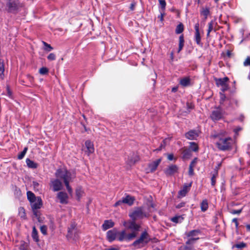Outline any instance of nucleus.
Masks as SVG:
<instances>
[{
  "mask_svg": "<svg viewBox=\"0 0 250 250\" xmlns=\"http://www.w3.org/2000/svg\"><path fill=\"white\" fill-rule=\"evenodd\" d=\"M179 167L176 165H171L166 168L164 172L167 176H171L178 172Z\"/></svg>",
  "mask_w": 250,
  "mask_h": 250,
  "instance_id": "obj_9",
  "label": "nucleus"
},
{
  "mask_svg": "<svg viewBox=\"0 0 250 250\" xmlns=\"http://www.w3.org/2000/svg\"><path fill=\"white\" fill-rule=\"evenodd\" d=\"M232 139L229 137H227L223 140L216 141L215 145L217 148L221 151H228L231 149Z\"/></svg>",
  "mask_w": 250,
  "mask_h": 250,
  "instance_id": "obj_2",
  "label": "nucleus"
},
{
  "mask_svg": "<svg viewBox=\"0 0 250 250\" xmlns=\"http://www.w3.org/2000/svg\"><path fill=\"white\" fill-rule=\"evenodd\" d=\"M197 158H195L190 163L189 167L192 166V167H194L196 163H197Z\"/></svg>",
  "mask_w": 250,
  "mask_h": 250,
  "instance_id": "obj_58",
  "label": "nucleus"
},
{
  "mask_svg": "<svg viewBox=\"0 0 250 250\" xmlns=\"http://www.w3.org/2000/svg\"><path fill=\"white\" fill-rule=\"evenodd\" d=\"M184 30V26L182 23L180 22L177 26L175 29V33L177 34L182 33Z\"/></svg>",
  "mask_w": 250,
  "mask_h": 250,
  "instance_id": "obj_37",
  "label": "nucleus"
},
{
  "mask_svg": "<svg viewBox=\"0 0 250 250\" xmlns=\"http://www.w3.org/2000/svg\"><path fill=\"white\" fill-rule=\"evenodd\" d=\"M42 43L45 47L44 50L45 51L49 52L53 50V48L49 44L47 43V42L44 41L42 42Z\"/></svg>",
  "mask_w": 250,
  "mask_h": 250,
  "instance_id": "obj_42",
  "label": "nucleus"
},
{
  "mask_svg": "<svg viewBox=\"0 0 250 250\" xmlns=\"http://www.w3.org/2000/svg\"><path fill=\"white\" fill-rule=\"evenodd\" d=\"M161 161L162 158H161L149 163L148 165V168H149L150 172H153L155 171Z\"/></svg>",
  "mask_w": 250,
  "mask_h": 250,
  "instance_id": "obj_17",
  "label": "nucleus"
},
{
  "mask_svg": "<svg viewBox=\"0 0 250 250\" xmlns=\"http://www.w3.org/2000/svg\"><path fill=\"white\" fill-rule=\"evenodd\" d=\"M229 100L230 104H234L236 106H239V102L237 99L234 98H231L229 99Z\"/></svg>",
  "mask_w": 250,
  "mask_h": 250,
  "instance_id": "obj_47",
  "label": "nucleus"
},
{
  "mask_svg": "<svg viewBox=\"0 0 250 250\" xmlns=\"http://www.w3.org/2000/svg\"><path fill=\"white\" fill-rule=\"evenodd\" d=\"M185 205H186V202H181V203H180L178 204V205H177L176 206V208H178V209L180 208H182V207H185Z\"/></svg>",
  "mask_w": 250,
  "mask_h": 250,
  "instance_id": "obj_59",
  "label": "nucleus"
},
{
  "mask_svg": "<svg viewBox=\"0 0 250 250\" xmlns=\"http://www.w3.org/2000/svg\"><path fill=\"white\" fill-rule=\"evenodd\" d=\"M247 244L244 242H241L239 244H236L233 246V248H236L238 249H242L246 247Z\"/></svg>",
  "mask_w": 250,
  "mask_h": 250,
  "instance_id": "obj_45",
  "label": "nucleus"
},
{
  "mask_svg": "<svg viewBox=\"0 0 250 250\" xmlns=\"http://www.w3.org/2000/svg\"><path fill=\"white\" fill-rule=\"evenodd\" d=\"M27 197L30 203L34 202L35 201L37 200L38 198V196L36 197L35 194L31 191H28L27 192Z\"/></svg>",
  "mask_w": 250,
  "mask_h": 250,
  "instance_id": "obj_26",
  "label": "nucleus"
},
{
  "mask_svg": "<svg viewBox=\"0 0 250 250\" xmlns=\"http://www.w3.org/2000/svg\"><path fill=\"white\" fill-rule=\"evenodd\" d=\"M32 211L33 212V217L36 218L38 221L40 223H42L44 220V217H42V213L40 209L42 207L43 203L41 197L38 196L37 200L34 202L30 203Z\"/></svg>",
  "mask_w": 250,
  "mask_h": 250,
  "instance_id": "obj_1",
  "label": "nucleus"
},
{
  "mask_svg": "<svg viewBox=\"0 0 250 250\" xmlns=\"http://www.w3.org/2000/svg\"><path fill=\"white\" fill-rule=\"evenodd\" d=\"M211 185L212 187H214L216 184V178L218 177V174L217 173V172H211Z\"/></svg>",
  "mask_w": 250,
  "mask_h": 250,
  "instance_id": "obj_35",
  "label": "nucleus"
},
{
  "mask_svg": "<svg viewBox=\"0 0 250 250\" xmlns=\"http://www.w3.org/2000/svg\"><path fill=\"white\" fill-rule=\"evenodd\" d=\"M167 158L169 161L174 160V161H176L177 160V158H175L173 154L172 153L167 154Z\"/></svg>",
  "mask_w": 250,
  "mask_h": 250,
  "instance_id": "obj_50",
  "label": "nucleus"
},
{
  "mask_svg": "<svg viewBox=\"0 0 250 250\" xmlns=\"http://www.w3.org/2000/svg\"><path fill=\"white\" fill-rule=\"evenodd\" d=\"M5 9L8 12L13 14L17 13L21 6L18 0H5Z\"/></svg>",
  "mask_w": 250,
  "mask_h": 250,
  "instance_id": "obj_3",
  "label": "nucleus"
},
{
  "mask_svg": "<svg viewBox=\"0 0 250 250\" xmlns=\"http://www.w3.org/2000/svg\"><path fill=\"white\" fill-rule=\"evenodd\" d=\"M126 233L125 230H123L121 231H119L117 236V239L120 242H122L124 240H126Z\"/></svg>",
  "mask_w": 250,
  "mask_h": 250,
  "instance_id": "obj_24",
  "label": "nucleus"
},
{
  "mask_svg": "<svg viewBox=\"0 0 250 250\" xmlns=\"http://www.w3.org/2000/svg\"><path fill=\"white\" fill-rule=\"evenodd\" d=\"M243 65L244 66H250V57L248 56L246 58L245 61L243 62Z\"/></svg>",
  "mask_w": 250,
  "mask_h": 250,
  "instance_id": "obj_51",
  "label": "nucleus"
},
{
  "mask_svg": "<svg viewBox=\"0 0 250 250\" xmlns=\"http://www.w3.org/2000/svg\"><path fill=\"white\" fill-rule=\"evenodd\" d=\"M214 24V21L213 20H211L208 23V30H207V37H209L210 36V33L213 29Z\"/></svg>",
  "mask_w": 250,
  "mask_h": 250,
  "instance_id": "obj_34",
  "label": "nucleus"
},
{
  "mask_svg": "<svg viewBox=\"0 0 250 250\" xmlns=\"http://www.w3.org/2000/svg\"><path fill=\"white\" fill-rule=\"evenodd\" d=\"M56 175L57 176L60 177L64 181L65 180H69L71 174L67 170L63 171L61 170H59L57 171Z\"/></svg>",
  "mask_w": 250,
  "mask_h": 250,
  "instance_id": "obj_16",
  "label": "nucleus"
},
{
  "mask_svg": "<svg viewBox=\"0 0 250 250\" xmlns=\"http://www.w3.org/2000/svg\"><path fill=\"white\" fill-rule=\"evenodd\" d=\"M214 81L217 86H224L229 81L228 77H225L223 78H214Z\"/></svg>",
  "mask_w": 250,
  "mask_h": 250,
  "instance_id": "obj_18",
  "label": "nucleus"
},
{
  "mask_svg": "<svg viewBox=\"0 0 250 250\" xmlns=\"http://www.w3.org/2000/svg\"><path fill=\"white\" fill-rule=\"evenodd\" d=\"M85 145L89 154H91L94 152V145L91 141H90V140L86 141L85 142Z\"/></svg>",
  "mask_w": 250,
  "mask_h": 250,
  "instance_id": "obj_22",
  "label": "nucleus"
},
{
  "mask_svg": "<svg viewBox=\"0 0 250 250\" xmlns=\"http://www.w3.org/2000/svg\"><path fill=\"white\" fill-rule=\"evenodd\" d=\"M135 201V198L127 194L125 198H122V202L129 206H132Z\"/></svg>",
  "mask_w": 250,
  "mask_h": 250,
  "instance_id": "obj_19",
  "label": "nucleus"
},
{
  "mask_svg": "<svg viewBox=\"0 0 250 250\" xmlns=\"http://www.w3.org/2000/svg\"><path fill=\"white\" fill-rule=\"evenodd\" d=\"M182 158L183 159H189L191 156V151L189 149L185 148L183 149L182 152Z\"/></svg>",
  "mask_w": 250,
  "mask_h": 250,
  "instance_id": "obj_30",
  "label": "nucleus"
},
{
  "mask_svg": "<svg viewBox=\"0 0 250 250\" xmlns=\"http://www.w3.org/2000/svg\"><path fill=\"white\" fill-rule=\"evenodd\" d=\"M189 149H191L192 151L196 152L199 149V147L198 145L193 142L189 143Z\"/></svg>",
  "mask_w": 250,
  "mask_h": 250,
  "instance_id": "obj_39",
  "label": "nucleus"
},
{
  "mask_svg": "<svg viewBox=\"0 0 250 250\" xmlns=\"http://www.w3.org/2000/svg\"><path fill=\"white\" fill-rule=\"evenodd\" d=\"M229 89V84L227 83L224 86H222L221 88V91L222 92H225Z\"/></svg>",
  "mask_w": 250,
  "mask_h": 250,
  "instance_id": "obj_60",
  "label": "nucleus"
},
{
  "mask_svg": "<svg viewBox=\"0 0 250 250\" xmlns=\"http://www.w3.org/2000/svg\"><path fill=\"white\" fill-rule=\"evenodd\" d=\"M192 182L189 184H185L182 188L178 191V198H181L186 196L187 194L190 190Z\"/></svg>",
  "mask_w": 250,
  "mask_h": 250,
  "instance_id": "obj_8",
  "label": "nucleus"
},
{
  "mask_svg": "<svg viewBox=\"0 0 250 250\" xmlns=\"http://www.w3.org/2000/svg\"><path fill=\"white\" fill-rule=\"evenodd\" d=\"M199 135V132L195 129L190 130L185 134L186 138L190 140H196Z\"/></svg>",
  "mask_w": 250,
  "mask_h": 250,
  "instance_id": "obj_14",
  "label": "nucleus"
},
{
  "mask_svg": "<svg viewBox=\"0 0 250 250\" xmlns=\"http://www.w3.org/2000/svg\"><path fill=\"white\" fill-rule=\"evenodd\" d=\"M33 239L36 242H39V238L38 235V232L36 227L34 226L32 228V232L31 234Z\"/></svg>",
  "mask_w": 250,
  "mask_h": 250,
  "instance_id": "obj_29",
  "label": "nucleus"
},
{
  "mask_svg": "<svg viewBox=\"0 0 250 250\" xmlns=\"http://www.w3.org/2000/svg\"><path fill=\"white\" fill-rule=\"evenodd\" d=\"M47 59L49 61H54L56 59V55L54 53H51L47 56Z\"/></svg>",
  "mask_w": 250,
  "mask_h": 250,
  "instance_id": "obj_53",
  "label": "nucleus"
},
{
  "mask_svg": "<svg viewBox=\"0 0 250 250\" xmlns=\"http://www.w3.org/2000/svg\"><path fill=\"white\" fill-rule=\"evenodd\" d=\"M201 210L203 212H205L208 208V204L207 199L203 200L200 204Z\"/></svg>",
  "mask_w": 250,
  "mask_h": 250,
  "instance_id": "obj_31",
  "label": "nucleus"
},
{
  "mask_svg": "<svg viewBox=\"0 0 250 250\" xmlns=\"http://www.w3.org/2000/svg\"><path fill=\"white\" fill-rule=\"evenodd\" d=\"M114 223L112 220H105L102 225V228L104 230H106L110 228L113 227Z\"/></svg>",
  "mask_w": 250,
  "mask_h": 250,
  "instance_id": "obj_20",
  "label": "nucleus"
},
{
  "mask_svg": "<svg viewBox=\"0 0 250 250\" xmlns=\"http://www.w3.org/2000/svg\"><path fill=\"white\" fill-rule=\"evenodd\" d=\"M232 222L234 223L235 224V228L236 229H238V225H239V223H238V220L237 218H233L232 220Z\"/></svg>",
  "mask_w": 250,
  "mask_h": 250,
  "instance_id": "obj_61",
  "label": "nucleus"
},
{
  "mask_svg": "<svg viewBox=\"0 0 250 250\" xmlns=\"http://www.w3.org/2000/svg\"><path fill=\"white\" fill-rule=\"evenodd\" d=\"M242 211V208L241 209H237V210H236V209H233L232 210L230 211V213L232 214H239L240 213H241Z\"/></svg>",
  "mask_w": 250,
  "mask_h": 250,
  "instance_id": "obj_55",
  "label": "nucleus"
},
{
  "mask_svg": "<svg viewBox=\"0 0 250 250\" xmlns=\"http://www.w3.org/2000/svg\"><path fill=\"white\" fill-rule=\"evenodd\" d=\"M161 9L165 10L166 6V2L165 0H159Z\"/></svg>",
  "mask_w": 250,
  "mask_h": 250,
  "instance_id": "obj_52",
  "label": "nucleus"
},
{
  "mask_svg": "<svg viewBox=\"0 0 250 250\" xmlns=\"http://www.w3.org/2000/svg\"><path fill=\"white\" fill-rule=\"evenodd\" d=\"M19 215L23 220L27 219L25 210L23 207H20L19 208Z\"/></svg>",
  "mask_w": 250,
  "mask_h": 250,
  "instance_id": "obj_32",
  "label": "nucleus"
},
{
  "mask_svg": "<svg viewBox=\"0 0 250 250\" xmlns=\"http://www.w3.org/2000/svg\"><path fill=\"white\" fill-rule=\"evenodd\" d=\"M209 14L210 11L208 8H203L201 11V14L204 17V21L206 20Z\"/></svg>",
  "mask_w": 250,
  "mask_h": 250,
  "instance_id": "obj_36",
  "label": "nucleus"
},
{
  "mask_svg": "<svg viewBox=\"0 0 250 250\" xmlns=\"http://www.w3.org/2000/svg\"><path fill=\"white\" fill-rule=\"evenodd\" d=\"M150 241L148 233L146 231H144L141 233L140 237L132 244V246L136 248H141L143 247V245L142 244H147Z\"/></svg>",
  "mask_w": 250,
  "mask_h": 250,
  "instance_id": "obj_4",
  "label": "nucleus"
},
{
  "mask_svg": "<svg viewBox=\"0 0 250 250\" xmlns=\"http://www.w3.org/2000/svg\"><path fill=\"white\" fill-rule=\"evenodd\" d=\"M51 186L52 187V190L54 191L61 190L62 188V183L58 179L51 180Z\"/></svg>",
  "mask_w": 250,
  "mask_h": 250,
  "instance_id": "obj_12",
  "label": "nucleus"
},
{
  "mask_svg": "<svg viewBox=\"0 0 250 250\" xmlns=\"http://www.w3.org/2000/svg\"><path fill=\"white\" fill-rule=\"evenodd\" d=\"M185 44V39L183 34L181 35L179 37V44L177 53H179L183 49Z\"/></svg>",
  "mask_w": 250,
  "mask_h": 250,
  "instance_id": "obj_23",
  "label": "nucleus"
},
{
  "mask_svg": "<svg viewBox=\"0 0 250 250\" xmlns=\"http://www.w3.org/2000/svg\"><path fill=\"white\" fill-rule=\"evenodd\" d=\"M76 229V225L74 224H71L70 227H69L68 229L67 236L72 237L73 231L75 230V229Z\"/></svg>",
  "mask_w": 250,
  "mask_h": 250,
  "instance_id": "obj_38",
  "label": "nucleus"
},
{
  "mask_svg": "<svg viewBox=\"0 0 250 250\" xmlns=\"http://www.w3.org/2000/svg\"><path fill=\"white\" fill-rule=\"evenodd\" d=\"M165 16V13H161L160 15L158 16V18L160 19V21L162 22L164 21V17Z\"/></svg>",
  "mask_w": 250,
  "mask_h": 250,
  "instance_id": "obj_64",
  "label": "nucleus"
},
{
  "mask_svg": "<svg viewBox=\"0 0 250 250\" xmlns=\"http://www.w3.org/2000/svg\"><path fill=\"white\" fill-rule=\"evenodd\" d=\"M47 227L45 225H42L40 227V231L41 233L44 235H46L47 234Z\"/></svg>",
  "mask_w": 250,
  "mask_h": 250,
  "instance_id": "obj_46",
  "label": "nucleus"
},
{
  "mask_svg": "<svg viewBox=\"0 0 250 250\" xmlns=\"http://www.w3.org/2000/svg\"><path fill=\"white\" fill-rule=\"evenodd\" d=\"M227 134L226 131L224 130H221L218 132H214L211 135V138L214 139H215L216 141H219V140H223L225 138H226L227 136Z\"/></svg>",
  "mask_w": 250,
  "mask_h": 250,
  "instance_id": "obj_15",
  "label": "nucleus"
},
{
  "mask_svg": "<svg viewBox=\"0 0 250 250\" xmlns=\"http://www.w3.org/2000/svg\"><path fill=\"white\" fill-rule=\"evenodd\" d=\"M137 235V232L132 231V232L126 234V241H130L134 239Z\"/></svg>",
  "mask_w": 250,
  "mask_h": 250,
  "instance_id": "obj_33",
  "label": "nucleus"
},
{
  "mask_svg": "<svg viewBox=\"0 0 250 250\" xmlns=\"http://www.w3.org/2000/svg\"><path fill=\"white\" fill-rule=\"evenodd\" d=\"M221 165H222V162L218 163L217 166L215 167L214 169V170L212 172H213V173L217 172V173L218 174V170H219L220 167H221Z\"/></svg>",
  "mask_w": 250,
  "mask_h": 250,
  "instance_id": "obj_54",
  "label": "nucleus"
},
{
  "mask_svg": "<svg viewBox=\"0 0 250 250\" xmlns=\"http://www.w3.org/2000/svg\"><path fill=\"white\" fill-rule=\"evenodd\" d=\"M201 233V231L199 229H193V230L189 231L186 234V235L188 237L192 238V237H194L196 236H197Z\"/></svg>",
  "mask_w": 250,
  "mask_h": 250,
  "instance_id": "obj_25",
  "label": "nucleus"
},
{
  "mask_svg": "<svg viewBox=\"0 0 250 250\" xmlns=\"http://www.w3.org/2000/svg\"><path fill=\"white\" fill-rule=\"evenodd\" d=\"M6 89H7V94H8V96L10 97H11L12 93L11 91L10 90V87L9 86L7 85L6 86Z\"/></svg>",
  "mask_w": 250,
  "mask_h": 250,
  "instance_id": "obj_62",
  "label": "nucleus"
},
{
  "mask_svg": "<svg viewBox=\"0 0 250 250\" xmlns=\"http://www.w3.org/2000/svg\"><path fill=\"white\" fill-rule=\"evenodd\" d=\"M187 108L190 112V110L193 109L194 108V105L192 103L187 102L186 104Z\"/></svg>",
  "mask_w": 250,
  "mask_h": 250,
  "instance_id": "obj_49",
  "label": "nucleus"
},
{
  "mask_svg": "<svg viewBox=\"0 0 250 250\" xmlns=\"http://www.w3.org/2000/svg\"><path fill=\"white\" fill-rule=\"evenodd\" d=\"M199 239V237H192V238H190L186 242V244L187 245H191V244H193L195 241L198 240Z\"/></svg>",
  "mask_w": 250,
  "mask_h": 250,
  "instance_id": "obj_44",
  "label": "nucleus"
},
{
  "mask_svg": "<svg viewBox=\"0 0 250 250\" xmlns=\"http://www.w3.org/2000/svg\"><path fill=\"white\" fill-rule=\"evenodd\" d=\"M194 29H195V36H194L195 41L196 42V43L198 45L202 46L203 45V43L201 42V36H200V31H199V23H196L195 24Z\"/></svg>",
  "mask_w": 250,
  "mask_h": 250,
  "instance_id": "obj_13",
  "label": "nucleus"
},
{
  "mask_svg": "<svg viewBox=\"0 0 250 250\" xmlns=\"http://www.w3.org/2000/svg\"><path fill=\"white\" fill-rule=\"evenodd\" d=\"M136 5V2H135L134 1H132V2L131 3L130 6H129L130 10L131 11L134 10Z\"/></svg>",
  "mask_w": 250,
  "mask_h": 250,
  "instance_id": "obj_56",
  "label": "nucleus"
},
{
  "mask_svg": "<svg viewBox=\"0 0 250 250\" xmlns=\"http://www.w3.org/2000/svg\"><path fill=\"white\" fill-rule=\"evenodd\" d=\"M220 104H223L225 101L226 100L227 97L225 94L220 92Z\"/></svg>",
  "mask_w": 250,
  "mask_h": 250,
  "instance_id": "obj_48",
  "label": "nucleus"
},
{
  "mask_svg": "<svg viewBox=\"0 0 250 250\" xmlns=\"http://www.w3.org/2000/svg\"><path fill=\"white\" fill-rule=\"evenodd\" d=\"M180 84L183 87H187L190 85V79L189 77H185L182 78L180 82Z\"/></svg>",
  "mask_w": 250,
  "mask_h": 250,
  "instance_id": "obj_21",
  "label": "nucleus"
},
{
  "mask_svg": "<svg viewBox=\"0 0 250 250\" xmlns=\"http://www.w3.org/2000/svg\"><path fill=\"white\" fill-rule=\"evenodd\" d=\"M194 174V167H192V166L189 167L188 175L189 176H193Z\"/></svg>",
  "mask_w": 250,
  "mask_h": 250,
  "instance_id": "obj_57",
  "label": "nucleus"
},
{
  "mask_svg": "<svg viewBox=\"0 0 250 250\" xmlns=\"http://www.w3.org/2000/svg\"><path fill=\"white\" fill-rule=\"evenodd\" d=\"M184 220L182 216H174L171 219V221L175 223H181Z\"/></svg>",
  "mask_w": 250,
  "mask_h": 250,
  "instance_id": "obj_40",
  "label": "nucleus"
},
{
  "mask_svg": "<svg viewBox=\"0 0 250 250\" xmlns=\"http://www.w3.org/2000/svg\"><path fill=\"white\" fill-rule=\"evenodd\" d=\"M57 198L59 200L60 203L62 204H67L68 196L67 194L63 191H60L57 195Z\"/></svg>",
  "mask_w": 250,
  "mask_h": 250,
  "instance_id": "obj_11",
  "label": "nucleus"
},
{
  "mask_svg": "<svg viewBox=\"0 0 250 250\" xmlns=\"http://www.w3.org/2000/svg\"><path fill=\"white\" fill-rule=\"evenodd\" d=\"M76 196L77 197V199L78 201H80L81 198H82L83 194V191L82 189V188L81 187H78L76 188Z\"/></svg>",
  "mask_w": 250,
  "mask_h": 250,
  "instance_id": "obj_28",
  "label": "nucleus"
},
{
  "mask_svg": "<svg viewBox=\"0 0 250 250\" xmlns=\"http://www.w3.org/2000/svg\"><path fill=\"white\" fill-rule=\"evenodd\" d=\"M123 225L127 229L136 232L139 231L141 228V225L137 224L136 221L133 220L127 222L125 221Z\"/></svg>",
  "mask_w": 250,
  "mask_h": 250,
  "instance_id": "obj_6",
  "label": "nucleus"
},
{
  "mask_svg": "<svg viewBox=\"0 0 250 250\" xmlns=\"http://www.w3.org/2000/svg\"><path fill=\"white\" fill-rule=\"evenodd\" d=\"M26 163L29 168L35 169L38 167V164L37 163L34 162L29 158H27L26 159Z\"/></svg>",
  "mask_w": 250,
  "mask_h": 250,
  "instance_id": "obj_27",
  "label": "nucleus"
},
{
  "mask_svg": "<svg viewBox=\"0 0 250 250\" xmlns=\"http://www.w3.org/2000/svg\"><path fill=\"white\" fill-rule=\"evenodd\" d=\"M49 71L48 69L46 67H42L39 70V73L41 75H46Z\"/></svg>",
  "mask_w": 250,
  "mask_h": 250,
  "instance_id": "obj_43",
  "label": "nucleus"
},
{
  "mask_svg": "<svg viewBox=\"0 0 250 250\" xmlns=\"http://www.w3.org/2000/svg\"><path fill=\"white\" fill-rule=\"evenodd\" d=\"M28 150V147H25L24 148L23 150L18 154V159L19 160L22 159L25 156L27 151Z\"/></svg>",
  "mask_w": 250,
  "mask_h": 250,
  "instance_id": "obj_41",
  "label": "nucleus"
},
{
  "mask_svg": "<svg viewBox=\"0 0 250 250\" xmlns=\"http://www.w3.org/2000/svg\"><path fill=\"white\" fill-rule=\"evenodd\" d=\"M129 216L132 220L136 221L138 219H141L146 217V215L143 211V208L142 207H138L130 212Z\"/></svg>",
  "mask_w": 250,
  "mask_h": 250,
  "instance_id": "obj_5",
  "label": "nucleus"
},
{
  "mask_svg": "<svg viewBox=\"0 0 250 250\" xmlns=\"http://www.w3.org/2000/svg\"><path fill=\"white\" fill-rule=\"evenodd\" d=\"M118 231L116 228L108 230L106 232V238L109 242H112L117 239Z\"/></svg>",
  "mask_w": 250,
  "mask_h": 250,
  "instance_id": "obj_10",
  "label": "nucleus"
},
{
  "mask_svg": "<svg viewBox=\"0 0 250 250\" xmlns=\"http://www.w3.org/2000/svg\"><path fill=\"white\" fill-rule=\"evenodd\" d=\"M123 203V202H122V199L119 200L115 203V204L114 205V207H117L119 206H120Z\"/></svg>",
  "mask_w": 250,
  "mask_h": 250,
  "instance_id": "obj_63",
  "label": "nucleus"
},
{
  "mask_svg": "<svg viewBox=\"0 0 250 250\" xmlns=\"http://www.w3.org/2000/svg\"><path fill=\"white\" fill-rule=\"evenodd\" d=\"M223 117V112L221 109L218 107L213 110L210 115V118L213 121H218Z\"/></svg>",
  "mask_w": 250,
  "mask_h": 250,
  "instance_id": "obj_7",
  "label": "nucleus"
}]
</instances>
